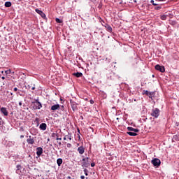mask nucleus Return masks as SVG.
Segmentation results:
<instances>
[{
	"label": "nucleus",
	"instance_id": "0eeeda50",
	"mask_svg": "<svg viewBox=\"0 0 179 179\" xmlns=\"http://www.w3.org/2000/svg\"><path fill=\"white\" fill-rule=\"evenodd\" d=\"M0 111L5 117H8L9 113H8V110H6V108L2 107L0 109Z\"/></svg>",
	"mask_w": 179,
	"mask_h": 179
},
{
	"label": "nucleus",
	"instance_id": "7ed1b4c3",
	"mask_svg": "<svg viewBox=\"0 0 179 179\" xmlns=\"http://www.w3.org/2000/svg\"><path fill=\"white\" fill-rule=\"evenodd\" d=\"M90 158L85 157L83 159L82 167H89L90 166Z\"/></svg>",
	"mask_w": 179,
	"mask_h": 179
},
{
	"label": "nucleus",
	"instance_id": "8fccbe9b",
	"mask_svg": "<svg viewBox=\"0 0 179 179\" xmlns=\"http://www.w3.org/2000/svg\"><path fill=\"white\" fill-rule=\"evenodd\" d=\"M173 138H177V136H174Z\"/></svg>",
	"mask_w": 179,
	"mask_h": 179
},
{
	"label": "nucleus",
	"instance_id": "c9c22d12",
	"mask_svg": "<svg viewBox=\"0 0 179 179\" xmlns=\"http://www.w3.org/2000/svg\"><path fill=\"white\" fill-rule=\"evenodd\" d=\"M36 90V87H34V85L31 87V90Z\"/></svg>",
	"mask_w": 179,
	"mask_h": 179
},
{
	"label": "nucleus",
	"instance_id": "4c0bfd02",
	"mask_svg": "<svg viewBox=\"0 0 179 179\" xmlns=\"http://www.w3.org/2000/svg\"><path fill=\"white\" fill-rule=\"evenodd\" d=\"M14 92H17V87L14 88Z\"/></svg>",
	"mask_w": 179,
	"mask_h": 179
},
{
	"label": "nucleus",
	"instance_id": "c756f323",
	"mask_svg": "<svg viewBox=\"0 0 179 179\" xmlns=\"http://www.w3.org/2000/svg\"><path fill=\"white\" fill-rule=\"evenodd\" d=\"M31 87V85H28L26 87V89H28V90H30Z\"/></svg>",
	"mask_w": 179,
	"mask_h": 179
},
{
	"label": "nucleus",
	"instance_id": "423d86ee",
	"mask_svg": "<svg viewBox=\"0 0 179 179\" xmlns=\"http://www.w3.org/2000/svg\"><path fill=\"white\" fill-rule=\"evenodd\" d=\"M70 104L71 106L73 111H76V110H78V103H76V102L73 101V100H71Z\"/></svg>",
	"mask_w": 179,
	"mask_h": 179
},
{
	"label": "nucleus",
	"instance_id": "6e6552de",
	"mask_svg": "<svg viewBox=\"0 0 179 179\" xmlns=\"http://www.w3.org/2000/svg\"><path fill=\"white\" fill-rule=\"evenodd\" d=\"M27 142L28 145H34V138H31V136H29Z\"/></svg>",
	"mask_w": 179,
	"mask_h": 179
},
{
	"label": "nucleus",
	"instance_id": "de8ad7c7",
	"mask_svg": "<svg viewBox=\"0 0 179 179\" xmlns=\"http://www.w3.org/2000/svg\"><path fill=\"white\" fill-rule=\"evenodd\" d=\"M68 178H69V179H71V176H68Z\"/></svg>",
	"mask_w": 179,
	"mask_h": 179
},
{
	"label": "nucleus",
	"instance_id": "a19ab883",
	"mask_svg": "<svg viewBox=\"0 0 179 179\" xmlns=\"http://www.w3.org/2000/svg\"><path fill=\"white\" fill-rule=\"evenodd\" d=\"M63 139H64V141H66V139H67L66 136H65Z\"/></svg>",
	"mask_w": 179,
	"mask_h": 179
},
{
	"label": "nucleus",
	"instance_id": "4468645a",
	"mask_svg": "<svg viewBox=\"0 0 179 179\" xmlns=\"http://www.w3.org/2000/svg\"><path fill=\"white\" fill-rule=\"evenodd\" d=\"M36 12L38 13V15H40L41 16V17H45V14L44 13H43L42 10L36 9Z\"/></svg>",
	"mask_w": 179,
	"mask_h": 179
},
{
	"label": "nucleus",
	"instance_id": "58836bf2",
	"mask_svg": "<svg viewBox=\"0 0 179 179\" xmlns=\"http://www.w3.org/2000/svg\"><path fill=\"white\" fill-rule=\"evenodd\" d=\"M1 120H2V118L0 117V125H2V122H1Z\"/></svg>",
	"mask_w": 179,
	"mask_h": 179
},
{
	"label": "nucleus",
	"instance_id": "7c9ffc66",
	"mask_svg": "<svg viewBox=\"0 0 179 179\" xmlns=\"http://www.w3.org/2000/svg\"><path fill=\"white\" fill-rule=\"evenodd\" d=\"M153 94H149L148 95V97H149V99H153Z\"/></svg>",
	"mask_w": 179,
	"mask_h": 179
},
{
	"label": "nucleus",
	"instance_id": "c03bdc74",
	"mask_svg": "<svg viewBox=\"0 0 179 179\" xmlns=\"http://www.w3.org/2000/svg\"><path fill=\"white\" fill-rule=\"evenodd\" d=\"M22 102H19V106H22Z\"/></svg>",
	"mask_w": 179,
	"mask_h": 179
},
{
	"label": "nucleus",
	"instance_id": "ddd939ff",
	"mask_svg": "<svg viewBox=\"0 0 179 179\" xmlns=\"http://www.w3.org/2000/svg\"><path fill=\"white\" fill-rule=\"evenodd\" d=\"M39 128L42 131H45V129H47V124H45V123L41 124Z\"/></svg>",
	"mask_w": 179,
	"mask_h": 179
},
{
	"label": "nucleus",
	"instance_id": "09e8293b",
	"mask_svg": "<svg viewBox=\"0 0 179 179\" xmlns=\"http://www.w3.org/2000/svg\"><path fill=\"white\" fill-rule=\"evenodd\" d=\"M62 108H64V106H62Z\"/></svg>",
	"mask_w": 179,
	"mask_h": 179
},
{
	"label": "nucleus",
	"instance_id": "4be33fe9",
	"mask_svg": "<svg viewBox=\"0 0 179 179\" xmlns=\"http://www.w3.org/2000/svg\"><path fill=\"white\" fill-rule=\"evenodd\" d=\"M160 19L162 20H166L167 19V15H162L160 16Z\"/></svg>",
	"mask_w": 179,
	"mask_h": 179
},
{
	"label": "nucleus",
	"instance_id": "a211bd4d",
	"mask_svg": "<svg viewBox=\"0 0 179 179\" xmlns=\"http://www.w3.org/2000/svg\"><path fill=\"white\" fill-rule=\"evenodd\" d=\"M17 169H16V173L17 174H20V173H22V171L20 170H22V166L20 165H17L16 166Z\"/></svg>",
	"mask_w": 179,
	"mask_h": 179
},
{
	"label": "nucleus",
	"instance_id": "c85d7f7f",
	"mask_svg": "<svg viewBox=\"0 0 179 179\" xmlns=\"http://www.w3.org/2000/svg\"><path fill=\"white\" fill-rule=\"evenodd\" d=\"M155 9L156 10H159L162 9V6H157V7L155 8Z\"/></svg>",
	"mask_w": 179,
	"mask_h": 179
},
{
	"label": "nucleus",
	"instance_id": "3c124183",
	"mask_svg": "<svg viewBox=\"0 0 179 179\" xmlns=\"http://www.w3.org/2000/svg\"><path fill=\"white\" fill-rule=\"evenodd\" d=\"M1 73H3V71H1Z\"/></svg>",
	"mask_w": 179,
	"mask_h": 179
},
{
	"label": "nucleus",
	"instance_id": "bb28decb",
	"mask_svg": "<svg viewBox=\"0 0 179 179\" xmlns=\"http://www.w3.org/2000/svg\"><path fill=\"white\" fill-rule=\"evenodd\" d=\"M55 20H56L57 23H62V20H60L59 18H56Z\"/></svg>",
	"mask_w": 179,
	"mask_h": 179
},
{
	"label": "nucleus",
	"instance_id": "20e7f679",
	"mask_svg": "<svg viewBox=\"0 0 179 179\" xmlns=\"http://www.w3.org/2000/svg\"><path fill=\"white\" fill-rule=\"evenodd\" d=\"M152 164H153V166L155 167H159V166H160V164H162V162L160 161V159H157V158H155L154 159H152L151 161Z\"/></svg>",
	"mask_w": 179,
	"mask_h": 179
},
{
	"label": "nucleus",
	"instance_id": "ea45409f",
	"mask_svg": "<svg viewBox=\"0 0 179 179\" xmlns=\"http://www.w3.org/2000/svg\"><path fill=\"white\" fill-rule=\"evenodd\" d=\"M80 178H81V179H85V176H80Z\"/></svg>",
	"mask_w": 179,
	"mask_h": 179
},
{
	"label": "nucleus",
	"instance_id": "5701e85b",
	"mask_svg": "<svg viewBox=\"0 0 179 179\" xmlns=\"http://www.w3.org/2000/svg\"><path fill=\"white\" fill-rule=\"evenodd\" d=\"M66 138L69 141H72V134H69L68 135H66Z\"/></svg>",
	"mask_w": 179,
	"mask_h": 179
},
{
	"label": "nucleus",
	"instance_id": "f8f14e48",
	"mask_svg": "<svg viewBox=\"0 0 179 179\" xmlns=\"http://www.w3.org/2000/svg\"><path fill=\"white\" fill-rule=\"evenodd\" d=\"M77 150L80 155H83V153H85V148H83V146L78 147Z\"/></svg>",
	"mask_w": 179,
	"mask_h": 179
},
{
	"label": "nucleus",
	"instance_id": "f3484780",
	"mask_svg": "<svg viewBox=\"0 0 179 179\" xmlns=\"http://www.w3.org/2000/svg\"><path fill=\"white\" fill-rule=\"evenodd\" d=\"M127 130L131 131L133 132H139V129H134V127H128Z\"/></svg>",
	"mask_w": 179,
	"mask_h": 179
},
{
	"label": "nucleus",
	"instance_id": "e433bc0d",
	"mask_svg": "<svg viewBox=\"0 0 179 179\" xmlns=\"http://www.w3.org/2000/svg\"><path fill=\"white\" fill-rule=\"evenodd\" d=\"M57 141H62V138H57Z\"/></svg>",
	"mask_w": 179,
	"mask_h": 179
},
{
	"label": "nucleus",
	"instance_id": "1a4fd4ad",
	"mask_svg": "<svg viewBox=\"0 0 179 179\" xmlns=\"http://www.w3.org/2000/svg\"><path fill=\"white\" fill-rule=\"evenodd\" d=\"M36 155H37L38 157H40V156H41V155H43V148L38 147L36 148Z\"/></svg>",
	"mask_w": 179,
	"mask_h": 179
},
{
	"label": "nucleus",
	"instance_id": "2f4dec72",
	"mask_svg": "<svg viewBox=\"0 0 179 179\" xmlns=\"http://www.w3.org/2000/svg\"><path fill=\"white\" fill-rule=\"evenodd\" d=\"M90 104H94V101H93V99H91L90 101Z\"/></svg>",
	"mask_w": 179,
	"mask_h": 179
},
{
	"label": "nucleus",
	"instance_id": "6ab92c4d",
	"mask_svg": "<svg viewBox=\"0 0 179 179\" xmlns=\"http://www.w3.org/2000/svg\"><path fill=\"white\" fill-rule=\"evenodd\" d=\"M127 135H129L130 136H136L138 135V134H136V132H131V131H128Z\"/></svg>",
	"mask_w": 179,
	"mask_h": 179
},
{
	"label": "nucleus",
	"instance_id": "dca6fc26",
	"mask_svg": "<svg viewBox=\"0 0 179 179\" xmlns=\"http://www.w3.org/2000/svg\"><path fill=\"white\" fill-rule=\"evenodd\" d=\"M143 94H145V96H148L149 94H155L154 92H149L148 90H143Z\"/></svg>",
	"mask_w": 179,
	"mask_h": 179
},
{
	"label": "nucleus",
	"instance_id": "37998d69",
	"mask_svg": "<svg viewBox=\"0 0 179 179\" xmlns=\"http://www.w3.org/2000/svg\"><path fill=\"white\" fill-rule=\"evenodd\" d=\"M1 79L3 80H5V77H1Z\"/></svg>",
	"mask_w": 179,
	"mask_h": 179
},
{
	"label": "nucleus",
	"instance_id": "a878e982",
	"mask_svg": "<svg viewBox=\"0 0 179 179\" xmlns=\"http://www.w3.org/2000/svg\"><path fill=\"white\" fill-rule=\"evenodd\" d=\"M89 173V171L87 170V169H84V173H85V176H88V173Z\"/></svg>",
	"mask_w": 179,
	"mask_h": 179
},
{
	"label": "nucleus",
	"instance_id": "aec40b11",
	"mask_svg": "<svg viewBox=\"0 0 179 179\" xmlns=\"http://www.w3.org/2000/svg\"><path fill=\"white\" fill-rule=\"evenodd\" d=\"M4 6L6 8H10V6H12V3L10 1H7L5 3Z\"/></svg>",
	"mask_w": 179,
	"mask_h": 179
},
{
	"label": "nucleus",
	"instance_id": "393cba45",
	"mask_svg": "<svg viewBox=\"0 0 179 179\" xmlns=\"http://www.w3.org/2000/svg\"><path fill=\"white\" fill-rule=\"evenodd\" d=\"M35 122H36L37 125H38V122H40V119L38 117H36Z\"/></svg>",
	"mask_w": 179,
	"mask_h": 179
},
{
	"label": "nucleus",
	"instance_id": "2eb2a0df",
	"mask_svg": "<svg viewBox=\"0 0 179 179\" xmlns=\"http://www.w3.org/2000/svg\"><path fill=\"white\" fill-rule=\"evenodd\" d=\"M73 76H76V78H82V76H83V73L77 72V73H73Z\"/></svg>",
	"mask_w": 179,
	"mask_h": 179
},
{
	"label": "nucleus",
	"instance_id": "cd10ccee",
	"mask_svg": "<svg viewBox=\"0 0 179 179\" xmlns=\"http://www.w3.org/2000/svg\"><path fill=\"white\" fill-rule=\"evenodd\" d=\"M151 3H152V5H154V6H157V3H155V0H151Z\"/></svg>",
	"mask_w": 179,
	"mask_h": 179
},
{
	"label": "nucleus",
	"instance_id": "473e14b6",
	"mask_svg": "<svg viewBox=\"0 0 179 179\" xmlns=\"http://www.w3.org/2000/svg\"><path fill=\"white\" fill-rule=\"evenodd\" d=\"M94 166H96L94 162L91 163V167H94Z\"/></svg>",
	"mask_w": 179,
	"mask_h": 179
},
{
	"label": "nucleus",
	"instance_id": "39448f33",
	"mask_svg": "<svg viewBox=\"0 0 179 179\" xmlns=\"http://www.w3.org/2000/svg\"><path fill=\"white\" fill-rule=\"evenodd\" d=\"M156 71H159V72H162V73L166 71V69L164 68V66H160L159 64H157L155 66Z\"/></svg>",
	"mask_w": 179,
	"mask_h": 179
},
{
	"label": "nucleus",
	"instance_id": "5fc2aeb1",
	"mask_svg": "<svg viewBox=\"0 0 179 179\" xmlns=\"http://www.w3.org/2000/svg\"><path fill=\"white\" fill-rule=\"evenodd\" d=\"M86 179H87V178H86Z\"/></svg>",
	"mask_w": 179,
	"mask_h": 179
},
{
	"label": "nucleus",
	"instance_id": "79ce46f5",
	"mask_svg": "<svg viewBox=\"0 0 179 179\" xmlns=\"http://www.w3.org/2000/svg\"><path fill=\"white\" fill-rule=\"evenodd\" d=\"M20 138H24V135H21L20 136Z\"/></svg>",
	"mask_w": 179,
	"mask_h": 179
},
{
	"label": "nucleus",
	"instance_id": "9b49d317",
	"mask_svg": "<svg viewBox=\"0 0 179 179\" xmlns=\"http://www.w3.org/2000/svg\"><path fill=\"white\" fill-rule=\"evenodd\" d=\"M104 27L106 29L107 31L109 33H113V28L111 26L108 25V24H105Z\"/></svg>",
	"mask_w": 179,
	"mask_h": 179
},
{
	"label": "nucleus",
	"instance_id": "603ef678",
	"mask_svg": "<svg viewBox=\"0 0 179 179\" xmlns=\"http://www.w3.org/2000/svg\"><path fill=\"white\" fill-rule=\"evenodd\" d=\"M134 2H136V0H135V1H134Z\"/></svg>",
	"mask_w": 179,
	"mask_h": 179
},
{
	"label": "nucleus",
	"instance_id": "f257e3e1",
	"mask_svg": "<svg viewBox=\"0 0 179 179\" xmlns=\"http://www.w3.org/2000/svg\"><path fill=\"white\" fill-rule=\"evenodd\" d=\"M150 115L154 117V118H159V116L160 115V109L157 108L152 109Z\"/></svg>",
	"mask_w": 179,
	"mask_h": 179
},
{
	"label": "nucleus",
	"instance_id": "49530a36",
	"mask_svg": "<svg viewBox=\"0 0 179 179\" xmlns=\"http://www.w3.org/2000/svg\"><path fill=\"white\" fill-rule=\"evenodd\" d=\"M78 139H80V136H78Z\"/></svg>",
	"mask_w": 179,
	"mask_h": 179
},
{
	"label": "nucleus",
	"instance_id": "f704fd0d",
	"mask_svg": "<svg viewBox=\"0 0 179 179\" xmlns=\"http://www.w3.org/2000/svg\"><path fill=\"white\" fill-rule=\"evenodd\" d=\"M157 1H158L159 2H164V1H166V0H157Z\"/></svg>",
	"mask_w": 179,
	"mask_h": 179
},
{
	"label": "nucleus",
	"instance_id": "a18cd8bd",
	"mask_svg": "<svg viewBox=\"0 0 179 179\" xmlns=\"http://www.w3.org/2000/svg\"><path fill=\"white\" fill-rule=\"evenodd\" d=\"M78 131L80 133V130H79V129H78Z\"/></svg>",
	"mask_w": 179,
	"mask_h": 179
},
{
	"label": "nucleus",
	"instance_id": "412c9836",
	"mask_svg": "<svg viewBox=\"0 0 179 179\" xmlns=\"http://www.w3.org/2000/svg\"><path fill=\"white\" fill-rule=\"evenodd\" d=\"M57 166H59V167L61 166V164H62V159H61V158L57 159Z\"/></svg>",
	"mask_w": 179,
	"mask_h": 179
},
{
	"label": "nucleus",
	"instance_id": "f03ea898",
	"mask_svg": "<svg viewBox=\"0 0 179 179\" xmlns=\"http://www.w3.org/2000/svg\"><path fill=\"white\" fill-rule=\"evenodd\" d=\"M33 104H34L33 108L34 110H41L43 107V105L40 101H38V99H36L34 102H32Z\"/></svg>",
	"mask_w": 179,
	"mask_h": 179
},
{
	"label": "nucleus",
	"instance_id": "9d476101",
	"mask_svg": "<svg viewBox=\"0 0 179 179\" xmlns=\"http://www.w3.org/2000/svg\"><path fill=\"white\" fill-rule=\"evenodd\" d=\"M59 108H61L59 104H55L51 106L52 111H57V110H59Z\"/></svg>",
	"mask_w": 179,
	"mask_h": 179
},
{
	"label": "nucleus",
	"instance_id": "72a5a7b5",
	"mask_svg": "<svg viewBox=\"0 0 179 179\" xmlns=\"http://www.w3.org/2000/svg\"><path fill=\"white\" fill-rule=\"evenodd\" d=\"M72 145L71 143H67V148H71Z\"/></svg>",
	"mask_w": 179,
	"mask_h": 179
},
{
	"label": "nucleus",
	"instance_id": "b1692460",
	"mask_svg": "<svg viewBox=\"0 0 179 179\" xmlns=\"http://www.w3.org/2000/svg\"><path fill=\"white\" fill-rule=\"evenodd\" d=\"M11 73H12V71H10V69L5 71L6 75H10Z\"/></svg>",
	"mask_w": 179,
	"mask_h": 179
},
{
	"label": "nucleus",
	"instance_id": "864d4df0",
	"mask_svg": "<svg viewBox=\"0 0 179 179\" xmlns=\"http://www.w3.org/2000/svg\"><path fill=\"white\" fill-rule=\"evenodd\" d=\"M59 145H61V143H59Z\"/></svg>",
	"mask_w": 179,
	"mask_h": 179
}]
</instances>
